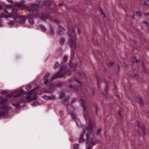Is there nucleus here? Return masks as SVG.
<instances>
[{
  "instance_id": "1",
  "label": "nucleus",
  "mask_w": 149,
  "mask_h": 149,
  "mask_svg": "<svg viewBox=\"0 0 149 149\" xmlns=\"http://www.w3.org/2000/svg\"><path fill=\"white\" fill-rule=\"evenodd\" d=\"M6 8H10L11 7L13 9L12 14L10 15H6L5 16L6 17H12L14 20H16L19 18V23L21 24H24L26 20V17L19 15L16 12V10L18 9H25L26 8L24 3L22 2L21 3H17L13 5H8L6 6ZM27 10L30 12H33L35 13L37 12V9H38V6L36 4L32 5L31 6L26 8Z\"/></svg>"
},
{
  "instance_id": "2",
  "label": "nucleus",
  "mask_w": 149,
  "mask_h": 149,
  "mask_svg": "<svg viewBox=\"0 0 149 149\" xmlns=\"http://www.w3.org/2000/svg\"><path fill=\"white\" fill-rule=\"evenodd\" d=\"M93 124V123L90 122L89 124L88 125V128L87 130L88 132H86L87 140L86 143L87 146L88 145L91 146H94L98 143V141L94 140L92 138H91L89 136V134L92 131Z\"/></svg>"
},
{
  "instance_id": "3",
  "label": "nucleus",
  "mask_w": 149,
  "mask_h": 149,
  "mask_svg": "<svg viewBox=\"0 0 149 149\" xmlns=\"http://www.w3.org/2000/svg\"><path fill=\"white\" fill-rule=\"evenodd\" d=\"M72 33L69 31L67 33L69 38L68 43L70 48L76 49L77 44L75 36L74 34V29H72Z\"/></svg>"
},
{
  "instance_id": "4",
  "label": "nucleus",
  "mask_w": 149,
  "mask_h": 149,
  "mask_svg": "<svg viewBox=\"0 0 149 149\" xmlns=\"http://www.w3.org/2000/svg\"><path fill=\"white\" fill-rule=\"evenodd\" d=\"M70 74V71L69 70H66L65 67V66H63L61 68L59 72L56 74L54 75L50 79V81H52L54 79L56 78H61L65 76L66 74L69 75Z\"/></svg>"
},
{
  "instance_id": "5",
  "label": "nucleus",
  "mask_w": 149,
  "mask_h": 149,
  "mask_svg": "<svg viewBox=\"0 0 149 149\" xmlns=\"http://www.w3.org/2000/svg\"><path fill=\"white\" fill-rule=\"evenodd\" d=\"M70 84L69 85V88L72 90L77 91L80 89L79 85L80 86L81 83L77 79H71L70 81Z\"/></svg>"
},
{
  "instance_id": "6",
  "label": "nucleus",
  "mask_w": 149,
  "mask_h": 149,
  "mask_svg": "<svg viewBox=\"0 0 149 149\" xmlns=\"http://www.w3.org/2000/svg\"><path fill=\"white\" fill-rule=\"evenodd\" d=\"M69 98L68 97H66L65 100H63L62 103L67 106V109L68 112L69 113L71 114L74 112V109L72 104H68V99Z\"/></svg>"
},
{
  "instance_id": "7",
  "label": "nucleus",
  "mask_w": 149,
  "mask_h": 149,
  "mask_svg": "<svg viewBox=\"0 0 149 149\" xmlns=\"http://www.w3.org/2000/svg\"><path fill=\"white\" fill-rule=\"evenodd\" d=\"M35 90L33 89L27 94L26 99L29 101L36 100L38 98Z\"/></svg>"
},
{
  "instance_id": "8",
  "label": "nucleus",
  "mask_w": 149,
  "mask_h": 149,
  "mask_svg": "<svg viewBox=\"0 0 149 149\" xmlns=\"http://www.w3.org/2000/svg\"><path fill=\"white\" fill-rule=\"evenodd\" d=\"M24 92L22 89H20L19 90L16 91L15 92H12L7 95V97H17L23 95L24 94Z\"/></svg>"
},
{
  "instance_id": "9",
  "label": "nucleus",
  "mask_w": 149,
  "mask_h": 149,
  "mask_svg": "<svg viewBox=\"0 0 149 149\" xmlns=\"http://www.w3.org/2000/svg\"><path fill=\"white\" fill-rule=\"evenodd\" d=\"M79 103L81 104V106L83 109V111L84 114V117L86 120V116L85 113L87 112V110L86 108V106L85 105V100L84 98H81L79 101Z\"/></svg>"
},
{
  "instance_id": "10",
  "label": "nucleus",
  "mask_w": 149,
  "mask_h": 149,
  "mask_svg": "<svg viewBox=\"0 0 149 149\" xmlns=\"http://www.w3.org/2000/svg\"><path fill=\"white\" fill-rule=\"evenodd\" d=\"M87 125H86V127H85L84 128V129L83 131V132L82 134L81 135V137L79 138V143L83 142H85V140L83 138V135L85 134L86 135V132H88L87 131V130H88V125L89 124V123H87Z\"/></svg>"
},
{
  "instance_id": "11",
  "label": "nucleus",
  "mask_w": 149,
  "mask_h": 149,
  "mask_svg": "<svg viewBox=\"0 0 149 149\" xmlns=\"http://www.w3.org/2000/svg\"><path fill=\"white\" fill-rule=\"evenodd\" d=\"M3 9V11L4 12V13H3V14L2 16L3 17H6L5 16V15H10V14H12V13H8V12L7 11V10L6 9H5L3 7V6L1 5H0V10H2V9Z\"/></svg>"
},
{
  "instance_id": "12",
  "label": "nucleus",
  "mask_w": 149,
  "mask_h": 149,
  "mask_svg": "<svg viewBox=\"0 0 149 149\" xmlns=\"http://www.w3.org/2000/svg\"><path fill=\"white\" fill-rule=\"evenodd\" d=\"M32 16H35L36 17H39L40 18H41L42 19H45L46 18H49V17L48 16H45L44 15H42V16H41L40 15H38V14H33Z\"/></svg>"
},
{
  "instance_id": "13",
  "label": "nucleus",
  "mask_w": 149,
  "mask_h": 149,
  "mask_svg": "<svg viewBox=\"0 0 149 149\" xmlns=\"http://www.w3.org/2000/svg\"><path fill=\"white\" fill-rule=\"evenodd\" d=\"M8 115V112L6 111H4L0 112V117H2L7 116Z\"/></svg>"
},
{
  "instance_id": "14",
  "label": "nucleus",
  "mask_w": 149,
  "mask_h": 149,
  "mask_svg": "<svg viewBox=\"0 0 149 149\" xmlns=\"http://www.w3.org/2000/svg\"><path fill=\"white\" fill-rule=\"evenodd\" d=\"M49 74L48 73H47L45 76L44 77V82L45 84H47L49 81L48 79L49 77Z\"/></svg>"
},
{
  "instance_id": "15",
  "label": "nucleus",
  "mask_w": 149,
  "mask_h": 149,
  "mask_svg": "<svg viewBox=\"0 0 149 149\" xmlns=\"http://www.w3.org/2000/svg\"><path fill=\"white\" fill-rule=\"evenodd\" d=\"M141 3L144 4L145 6H146L148 5V3L146 2V1H148L149 2V0H140Z\"/></svg>"
},
{
  "instance_id": "16",
  "label": "nucleus",
  "mask_w": 149,
  "mask_h": 149,
  "mask_svg": "<svg viewBox=\"0 0 149 149\" xmlns=\"http://www.w3.org/2000/svg\"><path fill=\"white\" fill-rule=\"evenodd\" d=\"M8 101L7 100H3L0 101V104L4 105Z\"/></svg>"
},
{
  "instance_id": "17",
  "label": "nucleus",
  "mask_w": 149,
  "mask_h": 149,
  "mask_svg": "<svg viewBox=\"0 0 149 149\" xmlns=\"http://www.w3.org/2000/svg\"><path fill=\"white\" fill-rule=\"evenodd\" d=\"M42 97L45 100H50V96L47 95H44L42 96Z\"/></svg>"
},
{
  "instance_id": "18",
  "label": "nucleus",
  "mask_w": 149,
  "mask_h": 149,
  "mask_svg": "<svg viewBox=\"0 0 149 149\" xmlns=\"http://www.w3.org/2000/svg\"><path fill=\"white\" fill-rule=\"evenodd\" d=\"M71 114L72 115V117L73 118L75 119L77 117V115L76 114L74 113H74H72Z\"/></svg>"
},
{
  "instance_id": "19",
  "label": "nucleus",
  "mask_w": 149,
  "mask_h": 149,
  "mask_svg": "<svg viewBox=\"0 0 149 149\" xmlns=\"http://www.w3.org/2000/svg\"><path fill=\"white\" fill-rule=\"evenodd\" d=\"M141 130L143 133L144 134L145 133V127L144 126L141 127Z\"/></svg>"
},
{
  "instance_id": "20",
  "label": "nucleus",
  "mask_w": 149,
  "mask_h": 149,
  "mask_svg": "<svg viewBox=\"0 0 149 149\" xmlns=\"http://www.w3.org/2000/svg\"><path fill=\"white\" fill-rule=\"evenodd\" d=\"M39 104L38 103V102H35L31 104V105L32 106H37Z\"/></svg>"
},
{
  "instance_id": "21",
  "label": "nucleus",
  "mask_w": 149,
  "mask_h": 149,
  "mask_svg": "<svg viewBox=\"0 0 149 149\" xmlns=\"http://www.w3.org/2000/svg\"><path fill=\"white\" fill-rule=\"evenodd\" d=\"M31 88V86L30 85H28L26 87V89L27 90H29Z\"/></svg>"
},
{
  "instance_id": "22",
  "label": "nucleus",
  "mask_w": 149,
  "mask_h": 149,
  "mask_svg": "<svg viewBox=\"0 0 149 149\" xmlns=\"http://www.w3.org/2000/svg\"><path fill=\"white\" fill-rule=\"evenodd\" d=\"M59 64L58 63H56L54 66V68L55 69H56L59 67Z\"/></svg>"
},
{
  "instance_id": "23",
  "label": "nucleus",
  "mask_w": 149,
  "mask_h": 149,
  "mask_svg": "<svg viewBox=\"0 0 149 149\" xmlns=\"http://www.w3.org/2000/svg\"><path fill=\"white\" fill-rule=\"evenodd\" d=\"M65 42V40L64 38H62L60 40V42L61 44H63Z\"/></svg>"
},
{
  "instance_id": "24",
  "label": "nucleus",
  "mask_w": 149,
  "mask_h": 149,
  "mask_svg": "<svg viewBox=\"0 0 149 149\" xmlns=\"http://www.w3.org/2000/svg\"><path fill=\"white\" fill-rule=\"evenodd\" d=\"M79 145L78 144H76L74 146V148L75 149H77L78 148Z\"/></svg>"
},
{
  "instance_id": "25",
  "label": "nucleus",
  "mask_w": 149,
  "mask_h": 149,
  "mask_svg": "<svg viewBox=\"0 0 149 149\" xmlns=\"http://www.w3.org/2000/svg\"><path fill=\"white\" fill-rule=\"evenodd\" d=\"M65 95L64 93H62L60 96V98L62 99L65 97Z\"/></svg>"
},
{
  "instance_id": "26",
  "label": "nucleus",
  "mask_w": 149,
  "mask_h": 149,
  "mask_svg": "<svg viewBox=\"0 0 149 149\" xmlns=\"http://www.w3.org/2000/svg\"><path fill=\"white\" fill-rule=\"evenodd\" d=\"M101 132V129H99L97 130L96 134L97 135H98L99 133Z\"/></svg>"
},
{
  "instance_id": "27",
  "label": "nucleus",
  "mask_w": 149,
  "mask_h": 149,
  "mask_svg": "<svg viewBox=\"0 0 149 149\" xmlns=\"http://www.w3.org/2000/svg\"><path fill=\"white\" fill-rule=\"evenodd\" d=\"M1 94L2 95H6L7 93V92L6 91H2L1 93Z\"/></svg>"
},
{
  "instance_id": "28",
  "label": "nucleus",
  "mask_w": 149,
  "mask_h": 149,
  "mask_svg": "<svg viewBox=\"0 0 149 149\" xmlns=\"http://www.w3.org/2000/svg\"><path fill=\"white\" fill-rule=\"evenodd\" d=\"M95 109L96 113L97 114V111H98V108H97V105H95Z\"/></svg>"
},
{
  "instance_id": "29",
  "label": "nucleus",
  "mask_w": 149,
  "mask_h": 149,
  "mask_svg": "<svg viewBox=\"0 0 149 149\" xmlns=\"http://www.w3.org/2000/svg\"><path fill=\"white\" fill-rule=\"evenodd\" d=\"M62 30H64V29L63 28H60L58 29V33H61L62 32L61 29Z\"/></svg>"
},
{
  "instance_id": "30",
  "label": "nucleus",
  "mask_w": 149,
  "mask_h": 149,
  "mask_svg": "<svg viewBox=\"0 0 149 149\" xmlns=\"http://www.w3.org/2000/svg\"><path fill=\"white\" fill-rule=\"evenodd\" d=\"M40 28L42 29L44 31H45L46 30L45 28L43 26H40Z\"/></svg>"
},
{
  "instance_id": "31",
  "label": "nucleus",
  "mask_w": 149,
  "mask_h": 149,
  "mask_svg": "<svg viewBox=\"0 0 149 149\" xmlns=\"http://www.w3.org/2000/svg\"><path fill=\"white\" fill-rule=\"evenodd\" d=\"M77 33L79 34H80L81 33V31L80 29L79 28H77Z\"/></svg>"
},
{
  "instance_id": "32",
  "label": "nucleus",
  "mask_w": 149,
  "mask_h": 149,
  "mask_svg": "<svg viewBox=\"0 0 149 149\" xmlns=\"http://www.w3.org/2000/svg\"><path fill=\"white\" fill-rule=\"evenodd\" d=\"M55 99V97L54 96H52L50 97V100H54Z\"/></svg>"
},
{
  "instance_id": "33",
  "label": "nucleus",
  "mask_w": 149,
  "mask_h": 149,
  "mask_svg": "<svg viewBox=\"0 0 149 149\" xmlns=\"http://www.w3.org/2000/svg\"><path fill=\"white\" fill-rule=\"evenodd\" d=\"M29 22L30 24H33V20L32 19H30L29 20Z\"/></svg>"
},
{
  "instance_id": "34",
  "label": "nucleus",
  "mask_w": 149,
  "mask_h": 149,
  "mask_svg": "<svg viewBox=\"0 0 149 149\" xmlns=\"http://www.w3.org/2000/svg\"><path fill=\"white\" fill-rule=\"evenodd\" d=\"M101 13L103 17H105V14L103 13V11L102 10H101Z\"/></svg>"
},
{
  "instance_id": "35",
  "label": "nucleus",
  "mask_w": 149,
  "mask_h": 149,
  "mask_svg": "<svg viewBox=\"0 0 149 149\" xmlns=\"http://www.w3.org/2000/svg\"><path fill=\"white\" fill-rule=\"evenodd\" d=\"M118 115L119 117H120V116H121V112L120 111H119L118 113Z\"/></svg>"
},
{
  "instance_id": "36",
  "label": "nucleus",
  "mask_w": 149,
  "mask_h": 149,
  "mask_svg": "<svg viewBox=\"0 0 149 149\" xmlns=\"http://www.w3.org/2000/svg\"><path fill=\"white\" fill-rule=\"evenodd\" d=\"M62 85L61 83H59L56 85V86H60Z\"/></svg>"
},
{
  "instance_id": "37",
  "label": "nucleus",
  "mask_w": 149,
  "mask_h": 149,
  "mask_svg": "<svg viewBox=\"0 0 149 149\" xmlns=\"http://www.w3.org/2000/svg\"><path fill=\"white\" fill-rule=\"evenodd\" d=\"M10 24L11 25H13L14 24V23L13 22H10Z\"/></svg>"
},
{
  "instance_id": "38",
  "label": "nucleus",
  "mask_w": 149,
  "mask_h": 149,
  "mask_svg": "<svg viewBox=\"0 0 149 149\" xmlns=\"http://www.w3.org/2000/svg\"><path fill=\"white\" fill-rule=\"evenodd\" d=\"M67 59V57L65 56H64L63 58V61L64 62H65Z\"/></svg>"
},
{
  "instance_id": "39",
  "label": "nucleus",
  "mask_w": 149,
  "mask_h": 149,
  "mask_svg": "<svg viewBox=\"0 0 149 149\" xmlns=\"http://www.w3.org/2000/svg\"><path fill=\"white\" fill-rule=\"evenodd\" d=\"M139 101L142 104L143 103V101H142V100L141 98H139Z\"/></svg>"
},
{
  "instance_id": "40",
  "label": "nucleus",
  "mask_w": 149,
  "mask_h": 149,
  "mask_svg": "<svg viewBox=\"0 0 149 149\" xmlns=\"http://www.w3.org/2000/svg\"><path fill=\"white\" fill-rule=\"evenodd\" d=\"M86 147H88L87 149H91V146H87V145L86 146Z\"/></svg>"
},
{
  "instance_id": "41",
  "label": "nucleus",
  "mask_w": 149,
  "mask_h": 149,
  "mask_svg": "<svg viewBox=\"0 0 149 149\" xmlns=\"http://www.w3.org/2000/svg\"><path fill=\"white\" fill-rule=\"evenodd\" d=\"M143 23L145 24L147 26L148 25V23L147 22L144 21L143 22Z\"/></svg>"
},
{
  "instance_id": "42",
  "label": "nucleus",
  "mask_w": 149,
  "mask_h": 149,
  "mask_svg": "<svg viewBox=\"0 0 149 149\" xmlns=\"http://www.w3.org/2000/svg\"><path fill=\"white\" fill-rule=\"evenodd\" d=\"M55 86V85L54 84H52L51 85H50V88L51 89L52 88V87L53 86Z\"/></svg>"
},
{
  "instance_id": "43",
  "label": "nucleus",
  "mask_w": 149,
  "mask_h": 149,
  "mask_svg": "<svg viewBox=\"0 0 149 149\" xmlns=\"http://www.w3.org/2000/svg\"><path fill=\"white\" fill-rule=\"evenodd\" d=\"M9 3H11L12 2V0H7Z\"/></svg>"
},
{
  "instance_id": "44",
  "label": "nucleus",
  "mask_w": 149,
  "mask_h": 149,
  "mask_svg": "<svg viewBox=\"0 0 149 149\" xmlns=\"http://www.w3.org/2000/svg\"><path fill=\"white\" fill-rule=\"evenodd\" d=\"M5 109V107H4L2 108H0V110H2V109Z\"/></svg>"
},
{
  "instance_id": "45",
  "label": "nucleus",
  "mask_w": 149,
  "mask_h": 149,
  "mask_svg": "<svg viewBox=\"0 0 149 149\" xmlns=\"http://www.w3.org/2000/svg\"><path fill=\"white\" fill-rule=\"evenodd\" d=\"M52 4V2L51 1H49V5L50 6Z\"/></svg>"
},
{
  "instance_id": "46",
  "label": "nucleus",
  "mask_w": 149,
  "mask_h": 149,
  "mask_svg": "<svg viewBox=\"0 0 149 149\" xmlns=\"http://www.w3.org/2000/svg\"><path fill=\"white\" fill-rule=\"evenodd\" d=\"M62 4H63V3H59V6H61V5H62Z\"/></svg>"
},
{
  "instance_id": "47",
  "label": "nucleus",
  "mask_w": 149,
  "mask_h": 149,
  "mask_svg": "<svg viewBox=\"0 0 149 149\" xmlns=\"http://www.w3.org/2000/svg\"><path fill=\"white\" fill-rule=\"evenodd\" d=\"M136 14H137V15H139V12H138V11H136Z\"/></svg>"
},
{
  "instance_id": "48",
  "label": "nucleus",
  "mask_w": 149,
  "mask_h": 149,
  "mask_svg": "<svg viewBox=\"0 0 149 149\" xmlns=\"http://www.w3.org/2000/svg\"><path fill=\"white\" fill-rule=\"evenodd\" d=\"M99 81H97V86H99Z\"/></svg>"
},
{
  "instance_id": "49",
  "label": "nucleus",
  "mask_w": 149,
  "mask_h": 149,
  "mask_svg": "<svg viewBox=\"0 0 149 149\" xmlns=\"http://www.w3.org/2000/svg\"><path fill=\"white\" fill-rule=\"evenodd\" d=\"M138 61V60L137 59H135V62H137Z\"/></svg>"
},
{
  "instance_id": "50",
  "label": "nucleus",
  "mask_w": 149,
  "mask_h": 149,
  "mask_svg": "<svg viewBox=\"0 0 149 149\" xmlns=\"http://www.w3.org/2000/svg\"><path fill=\"white\" fill-rule=\"evenodd\" d=\"M56 22H57V23H58V22H59V20H56Z\"/></svg>"
},
{
  "instance_id": "51",
  "label": "nucleus",
  "mask_w": 149,
  "mask_h": 149,
  "mask_svg": "<svg viewBox=\"0 0 149 149\" xmlns=\"http://www.w3.org/2000/svg\"><path fill=\"white\" fill-rule=\"evenodd\" d=\"M69 65H70V67H72V66L70 64Z\"/></svg>"
},
{
  "instance_id": "52",
  "label": "nucleus",
  "mask_w": 149,
  "mask_h": 149,
  "mask_svg": "<svg viewBox=\"0 0 149 149\" xmlns=\"http://www.w3.org/2000/svg\"><path fill=\"white\" fill-rule=\"evenodd\" d=\"M137 75H136V74H135L134 75V76H137Z\"/></svg>"
},
{
  "instance_id": "53",
  "label": "nucleus",
  "mask_w": 149,
  "mask_h": 149,
  "mask_svg": "<svg viewBox=\"0 0 149 149\" xmlns=\"http://www.w3.org/2000/svg\"><path fill=\"white\" fill-rule=\"evenodd\" d=\"M1 24V21L0 20V25Z\"/></svg>"
},
{
  "instance_id": "54",
  "label": "nucleus",
  "mask_w": 149,
  "mask_h": 149,
  "mask_svg": "<svg viewBox=\"0 0 149 149\" xmlns=\"http://www.w3.org/2000/svg\"><path fill=\"white\" fill-rule=\"evenodd\" d=\"M14 105L16 106V105L15 104H13Z\"/></svg>"
},
{
  "instance_id": "55",
  "label": "nucleus",
  "mask_w": 149,
  "mask_h": 149,
  "mask_svg": "<svg viewBox=\"0 0 149 149\" xmlns=\"http://www.w3.org/2000/svg\"><path fill=\"white\" fill-rule=\"evenodd\" d=\"M52 34L53 35H54V34L52 33Z\"/></svg>"
}]
</instances>
